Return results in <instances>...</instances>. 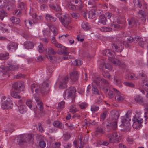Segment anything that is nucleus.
I'll list each match as a JSON object with an SVG mask.
<instances>
[{
	"label": "nucleus",
	"instance_id": "4",
	"mask_svg": "<svg viewBox=\"0 0 148 148\" xmlns=\"http://www.w3.org/2000/svg\"><path fill=\"white\" fill-rule=\"evenodd\" d=\"M46 56L48 59H49L51 62H54L57 61L56 59H55V57L52 55L56 54V52L52 48L49 47L45 50Z\"/></svg>",
	"mask_w": 148,
	"mask_h": 148
},
{
	"label": "nucleus",
	"instance_id": "48",
	"mask_svg": "<svg viewBox=\"0 0 148 148\" xmlns=\"http://www.w3.org/2000/svg\"><path fill=\"white\" fill-rule=\"evenodd\" d=\"M38 51L40 53H42L44 52L45 49L43 44H40L38 47Z\"/></svg>",
	"mask_w": 148,
	"mask_h": 148
},
{
	"label": "nucleus",
	"instance_id": "7",
	"mask_svg": "<svg viewBox=\"0 0 148 148\" xmlns=\"http://www.w3.org/2000/svg\"><path fill=\"white\" fill-rule=\"evenodd\" d=\"M13 87L18 93H20L21 91H23L24 89V83L21 82H16L13 85Z\"/></svg>",
	"mask_w": 148,
	"mask_h": 148
},
{
	"label": "nucleus",
	"instance_id": "54",
	"mask_svg": "<svg viewBox=\"0 0 148 148\" xmlns=\"http://www.w3.org/2000/svg\"><path fill=\"white\" fill-rule=\"evenodd\" d=\"M99 81H101V82L102 84H105L107 85L109 84L108 82L106 79H99Z\"/></svg>",
	"mask_w": 148,
	"mask_h": 148
},
{
	"label": "nucleus",
	"instance_id": "44",
	"mask_svg": "<svg viewBox=\"0 0 148 148\" xmlns=\"http://www.w3.org/2000/svg\"><path fill=\"white\" fill-rule=\"evenodd\" d=\"M38 128L37 129L39 132L42 133L44 132V129L40 123L38 124Z\"/></svg>",
	"mask_w": 148,
	"mask_h": 148
},
{
	"label": "nucleus",
	"instance_id": "35",
	"mask_svg": "<svg viewBox=\"0 0 148 148\" xmlns=\"http://www.w3.org/2000/svg\"><path fill=\"white\" fill-rule=\"evenodd\" d=\"M92 93L95 95H100L101 93L99 92V90L97 87H93V88L92 90Z\"/></svg>",
	"mask_w": 148,
	"mask_h": 148
},
{
	"label": "nucleus",
	"instance_id": "16",
	"mask_svg": "<svg viewBox=\"0 0 148 148\" xmlns=\"http://www.w3.org/2000/svg\"><path fill=\"white\" fill-rule=\"evenodd\" d=\"M138 22V21L135 18H132L129 20L128 21V24L129 28H132L135 26Z\"/></svg>",
	"mask_w": 148,
	"mask_h": 148
},
{
	"label": "nucleus",
	"instance_id": "62",
	"mask_svg": "<svg viewBox=\"0 0 148 148\" xmlns=\"http://www.w3.org/2000/svg\"><path fill=\"white\" fill-rule=\"evenodd\" d=\"M69 8L72 10H74L76 8V6H75L74 5L71 4H69L68 6Z\"/></svg>",
	"mask_w": 148,
	"mask_h": 148
},
{
	"label": "nucleus",
	"instance_id": "20",
	"mask_svg": "<svg viewBox=\"0 0 148 148\" xmlns=\"http://www.w3.org/2000/svg\"><path fill=\"white\" fill-rule=\"evenodd\" d=\"M25 139H15L16 140V143L18 144L21 147H23L27 144Z\"/></svg>",
	"mask_w": 148,
	"mask_h": 148
},
{
	"label": "nucleus",
	"instance_id": "56",
	"mask_svg": "<svg viewBox=\"0 0 148 148\" xmlns=\"http://www.w3.org/2000/svg\"><path fill=\"white\" fill-rule=\"evenodd\" d=\"M39 144L40 147L42 148H44L46 145L45 143L43 141H40L39 142Z\"/></svg>",
	"mask_w": 148,
	"mask_h": 148
},
{
	"label": "nucleus",
	"instance_id": "32",
	"mask_svg": "<svg viewBox=\"0 0 148 148\" xmlns=\"http://www.w3.org/2000/svg\"><path fill=\"white\" fill-rule=\"evenodd\" d=\"M1 13H0V19L3 20V19L4 18L5 16H7L8 15L7 13L5 12L4 10H1L0 11Z\"/></svg>",
	"mask_w": 148,
	"mask_h": 148
},
{
	"label": "nucleus",
	"instance_id": "37",
	"mask_svg": "<svg viewBox=\"0 0 148 148\" xmlns=\"http://www.w3.org/2000/svg\"><path fill=\"white\" fill-rule=\"evenodd\" d=\"M9 67L10 70L14 71L17 70L18 69V65H15L12 64H9Z\"/></svg>",
	"mask_w": 148,
	"mask_h": 148
},
{
	"label": "nucleus",
	"instance_id": "42",
	"mask_svg": "<svg viewBox=\"0 0 148 148\" xmlns=\"http://www.w3.org/2000/svg\"><path fill=\"white\" fill-rule=\"evenodd\" d=\"M28 22L30 24V25L31 26L32 24H34L36 23L37 21L36 19H34V18H30L28 21H25V23H26V22Z\"/></svg>",
	"mask_w": 148,
	"mask_h": 148
},
{
	"label": "nucleus",
	"instance_id": "28",
	"mask_svg": "<svg viewBox=\"0 0 148 148\" xmlns=\"http://www.w3.org/2000/svg\"><path fill=\"white\" fill-rule=\"evenodd\" d=\"M49 6L51 9L56 11L59 12L61 10L60 7L58 5H56V6H55L53 4H51L49 5Z\"/></svg>",
	"mask_w": 148,
	"mask_h": 148
},
{
	"label": "nucleus",
	"instance_id": "6",
	"mask_svg": "<svg viewBox=\"0 0 148 148\" xmlns=\"http://www.w3.org/2000/svg\"><path fill=\"white\" fill-rule=\"evenodd\" d=\"M62 24L66 28L69 29V24L71 22V18L69 17L66 15H63V18L60 20Z\"/></svg>",
	"mask_w": 148,
	"mask_h": 148
},
{
	"label": "nucleus",
	"instance_id": "50",
	"mask_svg": "<svg viewBox=\"0 0 148 148\" xmlns=\"http://www.w3.org/2000/svg\"><path fill=\"white\" fill-rule=\"evenodd\" d=\"M72 17L75 19H77L79 18L80 16L79 14L77 13H73L71 14Z\"/></svg>",
	"mask_w": 148,
	"mask_h": 148
},
{
	"label": "nucleus",
	"instance_id": "38",
	"mask_svg": "<svg viewBox=\"0 0 148 148\" xmlns=\"http://www.w3.org/2000/svg\"><path fill=\"white\" fill-rule=\"evenodd\" d=\"M8 68L6 66H2L0 67V71L3 73H5L7 72L8 70Z\"/></svg>",
	"mask_w": 148,
	"mask_h": 148
},
{
	"label": "nucleus",
	"instance_id": "33",
	"mask_svg": "<svg viewBox=\"0 0 148 148\" xmlns=\"http://www.w3.org/2000/svg\"><path fill=\"white\" fill-rule=\"evenodd\" d=\"M10 19L12 22L14 24H18L20 22V20L19 18H16L14 17H11Z\"/></svg>",
	"mask_w": 148,
	"mask_h": 148
},
{
	"label": "nucleus",
	"instance_id": "47",
	"mask_svg": "<svg viewBox=\"0 0 148 148\" xmlns=\"http://www.w3.org/2000/svg\"><path fill=\"white\" fill-rule=\"evenodd\" d=\"M112 136L113 138H115L116 139H119V138L121 139V135L119 133H113Z\"/></svg>",
	"mask_w": 148,
	"mask_h": 148
},
{
	"label": "nucleus",
	"instance_id": "23",
	"mask_svg": "<svg viewBox=\"0 0 148 148\" xmlns=\"http://www.w3.org/2000/svg\"><path fill=\"white\" fill-rule=\"evenodd\" d=\"M88 17L89 18L93 19L95 17V10L92 9L88 13Z\"/></svg>",
	"mask_w": 148,
	"mask_h": 148
},
{
	"label": "nucleus",
	"instance_id": "64",
	"mask_svg": "<svg viewBox=\"0 0 148 148\" xmlns=\"http://www.w3.org/2000/svg\"><path fill=\"white\" fill-rule=\"evenodd\" d=\"M83 125L85 126H88L90 125V123L86 119H85L84 121L83 122Z\"/></svg>",
	"mask_w": 148,
	"mask_h": 148
},
{
	"label": "nucleus",
	"instance_id": "22",
	"mask_svg": "<svg viewBox=\"0 0 148 148\" xmlns=\"http://www.w3.org/2000/svg\"><path fill=\"white\" fill-rule=\"evenodd\" d=\"M142 86L145 90H146L147 92L146 97H148V82L146 81H143L142 83Z\"/></svg>",
	"mask_w": 148,
	"mask_h": 148
},
{
	"label": "nucleus",
	"instance_id": "25",
	"mask_svg": "<svg viewBox=\"0 0 148 148\" xmlns=\"http://www.w3.org/2000/svg\"><path fill=\"white\" fill-rule=\"evenodd\" d=\"M18 109L20 112L21 114H24L26 112L27 110L25 105H21L18 107Z\"/></svg>",
	"mask_w": 148,
	"mask_h": 148
},
{
	"label": "nucleus",
	"instance_id": "43",
	"mask_svg": "<svg viewBox=\"0 0 148 148\" xmlns=\"http://www.w3.org/2000/svg\"><path fill=\"white\" fill-rule=\"evenodd\" d=\"M100 30L102 31L107 32L112 31V29L111 28L103 27L100 28Z\"/></svg>",
	"mask_w": 148,
	"mask_h": 148
},
{
	"label": "nucleus",
	"instance_id": "13",
	"mask_svg": "<svg viewBox=\"0 0 148 148\" xmlns=\"http://www.w3.org/2000/svg\"><path fill=\"white\" fill-rule=\"evenodd\" d=\"M68 50V48L65 47H63L61 48L60 50H58L57 52L58 54L60 55H68L69 52L66 51Z\"/></svg>",
	"mask_w": 148,
	"mask_h": 148
},
{
	"label": "nucleus",
	"instance_id": "59",
	"mask_svg": "<svg viewBox=\"0 0 148 148\" xmlns=\"http://www.w3.org/2000/svg\"><path fill=\"white\" fill-rule=\"evenodd\" d=\"M56 16L59 19L60 21L63 18V15L61 13H57L56 14Z\"/></svg>",
	"mask_w": 148,
	"mask_h": 148
},
{
	"label": "nucleus",
	"instance_id": "21",
	"mask_svg": "<svg viewBox=\"0 0 148 148\" xmlns=\"http://www.w3.org/2000/svg\"><path fill=\"white\" fill-rule=\"evenodd\" d=\"M53 125L55 127L60 129H63L64 127V125L59 121H56L53 122Z\"/></svg>",
	"mask_w": 148,
	"mask_h": 148
},
{
	"label": "nucleus",
	"instance_id": "41",
	"mask_svg": "<svg viewBox=\"0 0 148 148\" xmlns=\"http://www.w3.org/2000/svg\"><path fill=\"white\" fill-rule=\"evenodd\" d=\"M65 102L64 101H62L58 103V109L61 110L62 109L64 106Z\"/></svg>",
	"mask_w": 148,
	"mask_h": 148
},
{
	"label": "nucleus",
	"instance_id": "24",
	"mask_svg": "<svg viewBox=\"0 0 148 148\" xmlns=\"http://www.w3.org/2000/svg\"><path fill=\"white\" fill-rule=\"evenodd\" d=\"M121 125L123 126L124 130L126 132L129 131L131 128V126L129 122H128L126 124H122Z\"/></svg>",
	"mask_w": 148,
	"mask_h": 148
},
{
	"label": "nucleus",
	"instance_id": "55",
	"mask_svg": "<svg viewBox=\"0 0 148 148\" xmlns=\"http://www.w3.org/2000/svg\"><path fill=\"white\" fill-rule=\"evenodd\" d=\"M83 5L82 2H81V3H79V4L76 5V8L79 10H81L83 8Z\"/></svg>",
	"mask_w": 148,
	"mask_h": 148
},
{
	"label": "nucleus",
	"instance_id": "63",
	"mask_svg": "<svg viewBox=\"0 0 148 148\" xmlns=\"http://www.w3.org/2000/svg\"><path fill=\"white\" fill-rule=\"evenodd\" d=\"M99 109V107L96 106H93L91 107V110L92 111H97Z\"/></svg>",
	"mask_w": 148,
	"mask_h": 148
},
{
	"label": "nucleus",
	"instance_id": "3",
	"mask_svg": "<svg viewBox=\"0 0 148 148\" xmlns=\"http://www.w3.org/2000/svg\"><path fill=\"white\" fill-rule=\"evenodd\" d=\"M103 54L108 57V60L114 64L118 66H119L121 64V62L118 59L113 58V53L114 52L109 49L103 51Z\"/></svg>",
	"mask_w": 148,
	"mask_h": 148
},
{
	"label": "nucleus",
	"instance_id": "58",
	"mask_svg": "<svg viewBox=\"0 0 148 148\" xmlns=\"http://www.w3.org/2000/svg\"><path fill=\"white\" fill-rule=\"evenodd\" d=\"M102 75L103 76L106 78H109L110 77V75L107 72H103Z\"/></svg>",
	"mask_w": 148,
	"mask_h": 148
},
{
	"label": "nucleus",
	"instance_id": "9",
	"mask_svg": "<svg viewBox=\"0 0 148 148\" xmlns=\"http://www.w3.org/2000/svg\"><path fill=\"white\" fill-rule=\"evenodd\" d=\"M113 89L116 94L115 97L116 101L117 102H120L123 100L124 98L121 95L120 92L115 89L114 88Z\"/></svg>",
	"mask_w": 148,
	"mask_h": 148
},
{
	"label": "nucleus",
	"instance_id": "2",
	"mask_svg": "<svg viewBox=\"0 0 148 148\" xmlns=\"http://www.w3.org/2000/svg\"><path fill=\"white\" fill-rule=\"evenodd\" d=\"M141 116L140 113H137L135 115L133 120V123L132 126L134 128L138 129L139 128L140 126H141L142 123L145 124H146L147 123L146 121L147 119V116L145 115L143 118Z\"/></svg>",
	"mask_w": 148,
	"mask_h": 148
},
{
	"label": "nucleus",
	"instance_id": "17",
	"mask_svg": "<svg viewBox=\"0 0 148 148\" xmlns=\"http://www.w3.org/2000/svg\"><path fill=\"white\" fill-rule=\"evenodd\" d=\"M78 73L76 71H73L70 74V78L73 81H75L77 79Z\"/></svg>",
	"mask_w": 148,
	"mask_h": 148
},
{
	"label": "nucleus",
	"instance_id": "52",
	"mask_svg": "<svg viewBox=\"0 0 148 148\" xmlns=\"http://www.w3.org/2000/svg\"><path fill=\"white\" fill-rule=\"evenodd\" d=\"M108 97L109 98H112L114 97V94L113 91L109 90L108 93Z\"/></svg>",
	"mask_w": 148,
	"mask_h": 148
},
{
	"label": "nucleus",
	"instance_id": "60",
	"mask_svg": "<svg viewBox=\"0 0 148 148\" xmlns=\"http://www.w3.org/2000/svg\"><path fill=\"white\" fill-rule=\"evenodd\" d=\"M103 66H105L106 69H108L109 70L111 69L112 68L111 65L108 64H104L103 65Z\"/></svg>",
	"mask_w": 148,
	"mask_h": 148
},
{
	"label": "nucleus",
	"instance_id": "34",
	"mask_svg": "<svg viewBox=\"0 0 148 148\" xmlns=\"http://www.w3.org/2000/svg\"><path fill=\"white\" fill-rule=\"evenodd\" d=\"M82 27L85 30H88L90 28L87 23H83L82 25Z\"/></svg>",
	"mask_w": 148,
	"mask_h": 148
},
{
	"label": "nucleus",
	"instance_id": "8",
	"mask_svg": "<svg viewBox=\"0 0 148 148\" xmlns=\"http://www.w3.org/2000/svg\"><path fill=\"white\" fill-rule=\"evenodd\" d=\"M67 92L68 97L71 99H74L75 97V93L76 90L74 87H71L69 88L68 90H66Z\"/></svg>",
	"mask_w": 148,
	"mask_h": 148
},
{
	"label": "nucleus",
	"instance_id": "27",
	"mask_svg": "<svg viewBox=\"0 0 148 148\" xmlns=\"http://www.w3.org/2000/svg\"><path fill=\"white\" fill-rule=\"evenodd\" d=\"M37 104L36 108L40 110L41 113H42L43 109V106L42 103V102H38Z\"/></svg>",
	"mask_w": 148,
	"mask_h": 148
},
{
	"label": "nucleus",
	"instance_id": "53",
	"mask_svg": "<svg viewBox=\"0 0 148 148\" xmlns=\"http://www.w3.org/2000/svg\"><path fill=\"white\" fill-rule=\"evenodd\" d=\"M112 15L111 13L108 12L106 13L104 15V16L106 18V20H107V19H109L110 18Z\"/></svg>",
	"mask_w": 148,
	"mask_h": 148
},
{
	"label": "nucleus",
	"instance_id": "11",
	"mask_svg": "<svg viewBox=\"0 0 148 148\" xmlns=\"http://www.w3.org/2000/svg\"><path fill=\"white\" fill-rule=\"evenodd\" d=\"M12 103L7 100L2 103L1 107L3 109H10L12 108Z\"/></svg>",
	"mask_w": 148,
	"mask_h": 148
},
{
	"label": "nucleus",
	"instance_id": "10",
	"mask_svg": "<svg viewBox=\"0 0 148 148\" xmlns=\"http://www.w3.org/2000/svg\"><path fill=\"white\" fill-rule=\"evenodd\" d=\"M18 139L27 138L33 139L35 138L34 137V134H21L17 137Z\"/></svg>",
	"mask_w": 148,
	"mask_h": 148
},
{
	"label": "nucleus",
	"instance_id": "1",
	"mask_svg": "<svg viewBox=\"0 0 148 148\" xmlns=\"http://www.w3.org/2000/svg\"><path fill=\"white\" fill-rule=\"evenodd\" d=\"M120 115L119 111L116 110H113L110 112V119L112 122H108L107 124L108 127L115 130L117 127V121Z\"/></svg>",
	"mask_w": 148,
	"mask_h": 148
},
{
	"label": "nucleus",
	"instance_id": "18",
	"mask_svg": "<svg viewBox=\"0 0 148 148\" xmlns=\"http://www.w3.org/2000/svg\"><path fill=\"white\" fill-rule=\"evenodd\" d=\"M18 45L15 43H10L8 45V49L11 51L15 50L18 47Z\"/></svg>",
	"mask_w": 148,
	"mask_h": 148
},
{
	"label": "nucleus",
	"instance_id": "26",
	"mask_svg": "<svg viewBox=\"0 0 148 148\" xmlns=\"http://www.w3.org/2000/svg\"><path fill=\"white\" fill-rule=\"evenodd\" d=\"M134 100L137 102L141 103L144 102V99L143 97L139 95L136 96L134 98Z\"/></svg>",
	"mask_w": 148,
	"mask_h": 148
},
{
	"label": "nucleus",
	"instance_id": "36",
	"mask_svg": "<svg viewBox=\"0 0 148 148\" xmlns=\"http://www.w3.org/2000/svg\"><path fill=\"white\" fill-rule=\"evenodd\" d=\"M11 94V96L13 97L18 99H20L21 98V96L18 95L16 91H12Z\"/></svg>",
	"mask_w": 148,
	"mask_h": 148
},
{
	"label": "nucleus",
	"instance_id": "46",
	"mask_svg": "<svg viewBox=\"0 0 148 148\" xmlns=\"http://www.w3.org/2000/svg\"><path fill=\"white\" fill-rule=\"evenodd\" d=\"M25 45H26V46L25 47L27 49H31L34 47L33 44L31 42H29L28 43H27V44L25 43Z\"/></svg>",
	"mask_w": 148,
	"mask_h": 148
},
{
	"label": "nucleus",
	"instance_id": "5",
	"mask_svg": "<svg viewBox=\"0 0 148 148\" xmlns=\"http://www.w3.org/2000/svg\"><path fill=\"white\" fill-rule=\"evenodd\" d=\"M50 91L49 85L46 82H44L39 90L40 92L43 95L47 94Z\"/></svg>",
	"mask_w": 148,
	"mask_h": 148
},
{
	"label": "nucleus",
	"instance_id": "30",
	"mask_svg": "<svg viewBox=\"0 0 148 148\" xmlns=\"http://www.w3.org/2000/svg\"><path fill=\"white\" fill-rule=\"evenodd\" d=\"M37 84H33L31 85V89L32 93L33 92L34 90H35L36 93H38V91H39V90L37 88Z\"/></svg>",
	"mask_w": 148,
	"mask_h": 148
},
{
	"label": "nucleus",
	"instance_id": "29",
	"mask_svg": "<svg viewBox=\"0 0 148 148\" xmlns=\"http://www.w3.org/2000/svg\"><path fill=\"white\" fill-rule=\"evenodd\" d=\"M126 117L127 118V119L125 118V117H123L122 118V119L121 122H122V124H121V125H122V124H126V123H127L128 122H129L128 121V119H128L129 121H130L131 119H129V116L128 115V112H127V113L126 114Z\"/></svg>",
	"mask_w": 148,
	"mask_h": 148
},
{
	"label": "nucleus",
	"instance_id": "51",
	"mask_svg": "<svg viewBox=\"0 0 148 148\" xmlns=\"http://www.w3.org/2000/svg\"><path fill=\"white\" fill-rule=\"evenodd\" d=\"M78 105L82 109H84L87 106V104L83 103L78 104Z\"/></svg>",
	"mask_w": 148,
	"mask_h": 148
},
{
	"label": "nucleus",
	"instance_id": "40",
	"mask_svg": "<svg viewBox=\"0 0 148 148\" xmlns=\"http://www.w3.org/2000/svg\"><path fill=\"white\" fill-rule=\"evenodd\" d=\"M43 35L45 37L49 36L50 35V31L49 29H47L43 30Z\"/></svg>",
	"mask_w": 148,
	"mask_h": 148
},
{
	"label": "nucleus",
	"instance_id": "49",
	"mask_svg": "<svg viewBox=\"0 0 148 148\" xmlns=\"http://www.w3.org/2000/svg\"><path fill=\"white\" fill-rule=\"evenodd\" d=\"M104 128L102 127H98L96 129V132H100L101 134H103L104 133Z\"/></svg>",
	"mask_w": 148,
	"mask_h": 148
},
{
	"label": "nucleus",
	"instance_id": "14",
	"mask_svg": "<svg viewBox=\"0 0 148 148\" xmlns=\"http://www.w3.org/2000/svg\"><path fill=\"white\" fill-rule=\"evenodd\" d=\"M134 41L136 42H139L138 45L141 47H143L144 42L143 38L139 36H136L134 38Z\"/></svg>",
	"mask_w": 148,
	"mask_h": 148
},
{
	"label": "nucleus",
	"instance_id": "12",
	"mask_svg": "<svg viewBox=\"0 0 148 148\" xmlns=\"http://www.w3.org/2000/svg\"><path fill=\"white\" fill-rule=\"evenodd\" d=\"M68 77L67 76L63 79L62 82H60L59 87L60 88L63 89L67 87V83L68 81Z\"/></svg>",
	"mask_w": 148,
	"mask_h": 148
},
{
	"label": "nucleus",
	"instance_id": "31",
	"mask_svg": "<svg viewBox=\"0 0 148 148\" xmlns=\"http://www.w3.org/2000/svg\"><path fill=\"white\" fill-rule=\"evenodd\" d=\"M9 54L8 53L0 54V59L3 60L7 59L9 58Z\"/></svg>",
	"mask_w": 148,
	"mask_h": 148
},
{
	"label": "nucleus",
	"instance_id": "61",
	"mask_svg": "<svg viewBox=\"0 0 148 148\" xmlns=\"http://www.w3.org/2000/svg\"><path fill=\"white\" fill-rule=\"evenodd\" d=\"M52 17H53L51 15L49 14H47L46 15L45 18L47 20H49L51 21L52 20Z\"/></svg>",
	"mask_w": 148,
	"mask_h": 148
},
{
	"label": "nucleus",
	"instance_id": "39",
	"mask_svg": "<svg viewBox=\"0 0 148 148\" xmlns=\"http://www.w3.org/2000/svg\"><path fill=\"white\" fill-rule=\"evenodd\" d=\"M72 64L78 66L82 64V61L80 60H75V61L72 62Z\"/></svg>",
	"mask_w": 148,
	"mask_h": 148
},
{
	"label": "nucleus",
	"instance_id": "45",
	"mask_svg": "<svg viewBox=\"0 0 148 148\" xmlns=\"http://www.w3.org/2000/svg\"><path fill=\"white\" fill-rule=\"evenodd\" d=\"M79 141L80 142V145L79 148H82L83 147V144H84V142L85 141L86 142L85 144H86L87 143L88 139H79Z\"/></svg>",
	"mask_w": 148,
	"mask_h": 148
},
{
	"label": "nucleus",
	"instance_id": "19",
	"mask_svg": "<svg viewBox=\"0 0 148 148\" xmlns=\"http://www.w3.org/2000/svg\"><path fill=\"white\" fill-rule=\"evenodd\" d=\"M99 21L98 22V24L101 23L103 25H105L106 22L107 21V20L105 18L104 16V14H101L99 15Z\"/></svg>",
	"mask_w": 148,
	"mask_h": 148
},
{
	"label": "nucleus",
	"instance_id": "57",
	"mask_svg": "<svg viewBox=\"0 0 148 148\" xmlns=\"http://www.w3.org/2000/svg\"><path fill=\"white\" fill-rule=\"evenodd\" d=\"M61 144L60 142L55 143L53 145L54 148H60V147Z\"/></svg>",
	"mask_w": 148,
	"mask_h": 148
},
{
	"label": "nucleus",
	"instance_id": "15",
	"mask_svg": "<svg viewBox=\"0 0 148 148\" xmlns=\"http://www.w3.org/2000/svg\"><path fill=\"white\" fill-rule=\"evenodd\" d=\"M112 47L113 48H114L117 50V51L121 52L122 50L124 49V44L120 43L118 45H116L113 44H112Z\"/></svg>",
	"mask_w": 148,
	"mask_h": 148
}]
</instances>
